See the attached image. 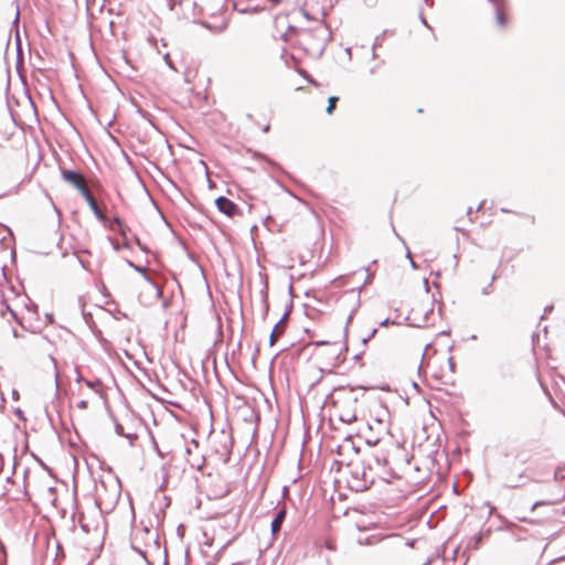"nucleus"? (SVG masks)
Instances as JSON below:
<instances>
[{
    "label": "nucleus",
    "instance_id": "obj_1",
    "mask_svg": "<svg viewBox=\"0 0 565 565\" xmlns=\"http://www.w3.org/2000/svg\"><path fill=\"white\" fill-rule=\"evenodd\" d=\"M290 33L299 34L301 43L308 45V47L305 49L306 52L316 60L323 55L327 44L332 40L331 31L322 22H318L311 29L301 31L296 26L289 25L288 31L284 34L282 39L287 41V36Z\"/></svg>",
    "mask_w": 565,
    "mask_h": 565
},
{
    "label": "nucleus",
    "instance_id": "obj_2",
    "mask_svg": "<svg viewBox=\"0 0 565 565\" xmlns=\"http://www.w3.org/2000/svg\"><path fill=\"white\" fill-rule=\"evenodd\" d=\"M371 466L364 463L355 465L351 470V478L348 481L350 490L363 492L370 489L374 483V477L371 475Z\"/></svg>",
    "mask_w": 565,
    "mask_h": 565
},
{
    "label": "nucleus",
    "instance_id": "obj_3",
    "mask_svg": "<svg viewBox=\"0 0 565 565\" xmlns=\"http://www.w3.org/2000/svg\"><path fill=\"white\" fill-rule=\"evenodd\" d=\"M60 172L63 181L75 188L79 192V194L82 193V191L86 190V186L84 184L85 177L81 171L60 167Z\"/></svg>",
    "mask_w": 565,
    "mask_h": 565
},
{
    "label": "nucleus",
    "instance_id": "obj_4",
    "mask_svg": "<svg viewBox=\"0 0 565 565\" xmlns=\"http://www.w3.org/2000/svg\"><path fill=\"white\" fill-rule=\"evenodd\" d=\"M492 7L495 17V23L498 28L504 29L509 23L508 17V0H487Z\"/></svg>",
    "mask_w": 565,
    "mask_h": 565
},
{
    "label": "nucleus",
    "instance_id": "obj_5",
    "mask_svg": "<svg viewBox=\"0 0 565 565\" xmlns=\"http://www.w3.org/2000/svg\"><path fill=\"white\" fill-rule=\"evenodd\" d=\"M215 205L221 213L225 214L228 217L242 215V210L239 209V206L224 195H221L215 199Z\"/></svg>",
    "mask_w": 565,
    "mask_h": 565
},
{
    "label": "nucleus",
    "instance_id": "obj_6",
    "mask_svg": "<svg viewBox=\"0 0 565 565\" xmlns=\"http://www.w3.org/2000/svg\"><path fill=\"white\" fill-rule=\"evenodd\" d=\"M286 516H287L286 508H281L276 511L274 519L271 520V523H270L271 535L274 539H276L278 536V534L282 527V524L286 520Z\"/></svg>",
    "mask_w": 565,
    "mask_h": 565
},
{
    "label": "nucleus",
    "instance_id": "obj_7",
    "mask_svg": "<svg viewBox=\"0 0 565 565\" xmlns=\"http://www.w3.org/2000/svg\"><path fill=\"white\" fill-rule=\"evenodd\" d=\"M81 196L85 200V202L89 206L90 211L94 213L95 217L98 221L104 222L105 221V215L99 210L98 205L96 204L95 200L93 199V196L90 195V193L88 192L87 189L82 191Z\"/></svg>",
    "mask_w": 565,
    "mask_h": 565
},
{
    "label": "nucleus",
    "instance_id": "obj_8",
    "mask_svg": "<svg viewBox=\"0 0 565 565\" xmlns=\"http://www.w3.org/2000/svg\"><path fill=\"white\" fill-rule=\"evenodd\" d=\"M491 532L492 530L489 527L486 531H480L479 533L475 534L472 537H470L467 547L473 551L479 550L483 544L484 539L489 537Z\"/></svg>",
    "mask_w": 565,
    "mask_h": 565
},
{
    "label": "nucleus",
    "instance_id": "obj_9",
    "mask_svg": "<svg viewBox=\"0 0 565 565\" xmlns=\"http://www.w3.org/2000/svg\"><path fill=\"white\" fill-rule=\"evenodd\" d=\"M563 500H565V492H562L559 490L558 491V495L556 498H554V499H551V500H540V501L534 502L532 508H531V511L533 512L539 507L557 504V503L562 502Z\"/></svg>",
    "mask_w": 565,
    "mask_h": 565
},
{
    "label": "nucleus",
    "instance_id": "obj_10",
    "mask_svg": "<svg viewBox=\"0 0 565 565\" xmlns=\"http://www.w3.org/2000/svg\"><path fill=\"white\" fill-rule=\"evenodd\" d=\"M126 262H127L129 267H131L136 271L140 273L147 281H149L150 284H152L157 288L158 296H160L162 294L161 289L158 288V286L154 282V280L147 275V273H146V270H145V268L142 266L136 265L134 262H131L129 259H127Z\"/></svg>",
    "mask_w": 565,
    "mask_h": 565
},
{
    "label": "nucleus",
    "instance_id": "obj_11",
    "mask_svg": "<svg viewBox=\"0 0 565 565\" xmlns=\"http://www.w3.org/2000/svg\"><path fill=\"white\" fill-rule=\"evenodd\" d=\"M287 316H288V310L285 312L282 318L275 324L274 329L271 330V333L269 335V345L270 347H273L275 344L276 337L284 333V328H281L280 324Z\"/></svg>",
    "mask_w": 565,
    "mask_h": 565
},
{
    "label": "nucleus",
    "instance_id": "obj_12",
    "mask_svg": "<svg viewBox=\"0 0 565 565\" xmlns=\"http://www.w3.org/2000/svg\"><path fill=\"white\" fill-rule=\"evenodd\" d=\"M115 433L118 436L126 437L127 439H129L130 445H132L134 440L137 438L136 434H126L124 431V426L117 420H115Z\"/></svg>",
    "mask_w": 565,
    "mask_h": 565
},
{
    "label": "nucleus",
    "instance_id": "obj_13",
    "mask_svg": "<svg viewBox=\"0 0 565 565\" xmlns=\"http://www.w3.org/2000/svg\"><path fill=\"white\" fill-rule=\"evenodd\" d=\"M433 311H434V306H431V308H429L428 310L425 311V313L419 322H409L408 326L416 327V328L426 327L428 324L429 316L433 313Z\"/></svg>",
    "mask_w": 565,
    "mask_h": 565
},
{
    "label": "nucleus",
    "instance_id": "obj_14",
    "mask_svg": "<svg viewBox=\"0 0 565 565\" xmlns=\"http://www.w3.org/2000/svg\"><path fill=\"white\" fill-rule=\"evenodd\" d=\"M363 269L367 273V275H366V277H365V280H364V282H363V286H361V287L358 289V292H361V291H362V289H363L365 286H367V285L372 284V281H373V279H374V274L370 271L369 267H364ZM356 300H358V303H359V302H360V294H358Z\"/></svg>",
    "mask_w": 565,
    "mask_h": 565
},
{
    "label": "nucleus",
    "instance_id": "obj_15",
    "mask_svg": "<svg viewBox=\"0 0 565 565\" xmlns=\"http://www.w3.org/2000/svg\"><path fill=\"white\" fill-rule=\"evenodd\" d=\"M1 306L4 308V310L10 312L11 317L15 320L17 323L23 327L22 320L19 318L17 312L13 309H11L6 299L1 300Z\"/></svg>",
    "mask_w": 565,
    "mask_h": 565
},
{
    "label": "nucleus",
    "instance_id": "obj_16",
    "mask_svg": "<svg viewBox=\"0 0 565 565\" xmlns=\"http://www.w3.org/2000/svg\"><path fill=\"white\" fill-rule=\"evenodd\" d=\"M338 102H339L338 96H330L328 98V106L326 108L327 114L331 115L334 111V109L337 108Z\"/></svg>",
    "mask_w": 565,
    "mask_h": 565
},
{
    "label": "nucleus",
    "instance_id": "obj_17",
    "mask_svg": "<svg viewBox=\"0 0 565 565\" xmlns=\"http://www.w3.org/2000/svg\"><path fill=\"white\" fill-rule=\"evenodd\" d=\"M386 33H387V31L385 30L381 34L375 36V40H374V43H373V46H372V49H373V57L374 58L376 57L375 47L382 45V43H383V41L385 39Z\"/></svg>",
    "mask_w": 565,
    "mask_h": 565
},
{
    "label": "nucleus",
    "instance_id": "obj_18",
    "mask_svg": "<svg viewBox=\"0 0 565 565\" xmlns=\"http://www.w3.org/2000/svg\"><path fill=\"white\" fill-rule=\"evenodd\" d=\"M81 253H84V254H90V252H89L88 249H83V250H81V252H76V253H75V254H76V257H77V260H78V263L81 264V266H82L85 270L90 271L89 263H87V262H85L84 259H82V257H81V255H79Z\"/></svg>",
    "mask_w": 565,
    "mask_h": 565
},
{
    "label": "nucleus",
    "instance_id": "obj_19",
    "mask_svg": "<svg viewBox=\"0 0 565 565\" xmlns=\"http://www.w3.org/2000/svg\"><path fill=\"white\" fill-rule=\"evenodd\" d=\"M355 419H356V416L354 414H349L348 413V414H341L340 415V420L342 423H348L349 424V423H352Z\"/></svg>",
    "mask_w": 565,
    "mask_h": 565
},
{
    "label": "nucleus",
    "instance_id": "obj_20",
    "mask_svg": "<svg viewBox=\"0 0 565 565\" xmlns=\"http://www.w3.org/2000/svg\"><path fill=\"white\" fill-rule=\"evenodd\" d=\"M84 383L90 390H97V387L102 385V382L98 379L96 381L86 380Z\"/></svg>",
    "mask_w": 565,
    "mask_h": 565
},
{
    "label": "nucleus",
    "instance_id": "obj_21",
    "mask_svg": "<svg viewBox=\"0 0 565 565\" xmlns=\"http://www.w3.org/2000/svg\"><path fill=\"white\" fill-rule=\"evenodd\" d=\"M28 300H29V303L25 305V308L28 309V311L38 313L39 306L35 302H33L30 298H28Z\"/></svg>",
    "mask_w": 565,
    "mask_h": 565
},
{
    "label": "nucleus",
    "instance_id": "obj_22",
    "mask_svg": "<svg viewBox=\"0 0 565 565\" xmlns=\"http://www.w3.org/2000/svg\"><path fill=\"white\" fill-rule=\"evenodd\" d=\"M356 310H358V309H356V308H354V309L350 312V315L348 316V318H347V322H345V327H344V334H345V335H347V333H348V326H349V324L351 323V321L353 320V317H354V315H355Z\"/></svg>",
    "mask_w": 565,
    "mask_h": 565
},
{
    "label": "nucleus",
    "instance_id": "obj_23",
    "mask_svg": "<svg viewBox=\"0 0 565 565\" xmlns=\"http://www.w3.org/2000/svg\"><path fill=\"white\" fill-rule=\"evenodd\" d=\"M268 164H270L271 167L276 168V169H279L281 170V167L275 162L274 160H271L270 158H268L266 154H262L260 156Z\"/></svg>",
    "mask_w": 565,
    "mask_h": 565
},
{
    "label": "nucleus",
    "instance_id": "obj_24",
    "mask_svg": "<svg viewBox=\"0 0 565 565\" xmlns=\"http://www.w3.org/2000/svg\"><path fill=\"white\" fill-rule=\"evenodd\" d=\"M376 333H377V328H374L367 337L362 339V343L366 344L371 339H373L376 335Z\"/></svg>",
    "mask_w": 565,
    "mask_h": 565
},
{
    "label": "nucleus",
    "instance_id": "obj_25",
    "mask_svg": "<svg viewBox=\"0 0 565 565\" xmlns=\"http://www.w3.org/2000/svg\"><path fill=\"white\" fill-rule=\"evenodd\" d=\"M419 20H420L422 24H423L425 28H427V29L431 30L430 24L428 23L427 19L425 18V15H424V13H423V10H420V11H419Z\"/></svg>",
    "mask_w": 565,
    "mask_h": 565
},
{
    "label": "nucleus",
    "instance_id": "obj_26",
    "mask_svg": "<svg viewBox=\"0 0 565 565\" xmlns=\"http://www.w3.org/2000/svg\"><path fill=\"white\" fill-rule=\"evenodd\" d=\"M13 413L20 420H26L24 412L21 408H15Z\"/></svg>",
    "mask_w": 565,
    "mask_h": 565
},
{
    "label": "nucleus",
    "instance_id": "obj_27",
    "mask_svg": "<svg viewBox=\"0 0 565 565\" xmlns=\"http://www.w3.org/2000/svg\"><path fill=\"white\" fill-rule=\"evenodd\" d=\"M492 285L493 284L489 282L488 286H486V287H483L481 289V294L484 295V296H488V295L492 294V291H493Z\"/></svg>",
    "mask_w": 565,
    "mask_h": 565
},
{
    "label": "nucleus",
    "instance_id": "obj_28",
    "mask_svg": "<svg viewBox=\"0 0 565 565\" xmlns=\"http://www.w3.org/2000/svg\"><path fill=\"white\" fill-rule=\"evenodd\" d=\"M391 324H395V321L391 320L390 318H385L383 321L380 322L381 327H388Z\"/></svg>",
    "mask_w": 565,
    "mask_h": 565
},
{
    "label": "nucleus",
    "instance_id": "obj_29",
    "mask_svg": "<svg viewBox=\"0 0 565 565\" xmlns=\"http://www.w3.org/2000/svg\"><path fill=\"white\" fill-rule=\"evenodd\" d=\"M137 111H138V114L141 115V117H143L145 119L150 121V116L151 115L148 111L143 110L142 108H138Z\"/></svg>",
    "mask_w": 565,
    "mask_h": 565
},
{
    "label": "nucleus",
    "instance_id": "obj_30",
    "mask_svg": "<svg viewBox=\"0 0 565 565\" xmlns=\"http://www.w3.org/2000/svg\"><path fill=\"white\" fill-rule=\"evenodd\" d=\"M554 309V306L553 305H547L545 308H544V315L541 317V319H544V317L548 313H551Z\"/></svg>",
    "mask_w": 565,
    "mask_h": 565
},
{
    "label": "nucleus",
    "instance_id": "obj_31",
    "mask_svg": "<svg viewBox=\"0 0 565 565\" xmlns=\"http://www.w3.org/2000/svg\"><path fill=\"white\" fill-rule=\"evenodd\" d=\"M88 406V402L85 401V399H82L77 403V407L81 408V409H86Z\"/></svg>",
    "mask_w": 565,
    "mask_h": 565
},
{
    "label": "nucleus",
    "instance_id": "obj_32",
    "mask_svg": "<svg viewBox=\"0 0 565 565\" xmlns=\"http://www.w3.org/2000/svg\"><path fill=\"white\" fill-rule=\"evenodd\" d=\"M448 365H449V370H450L451 372H455L456 364H455V361H454V358H452V356H450V358L448 359Z\"/></svg>",
    "mask_w": 565,
    "mask_h": 565
},
{
    "label": "nucleus",
    "instance_id": "obj_33",
    "mask_svg": "<svg viewBox=\"0 0 565 565\" xmlns=\"http://www.w3.org/2000/svg\"><path fill=\"white\" fill-rule=\"evenodd\" d=\"M273 221H274L273 216H271V215H267V216L264 218L263 224H264L265 226H268V225H269V223H270V222H273Z\"/></svg>",
    "mask_w": 565,
    "mask_h": 565
},
{
    "label": "nucleus",
    "instance_id": "obj_34",
    "mask_svg": "<svg viewBox=\"0 0 565 565\" xmlns=\"http://www.w3.org/2000/svg\"><path fill=\"white\" fill-rule=\"evenodd\" d=\"M423 285H424L425 291L428 294L430 290V287H429V282H428L427 278L423 279Z\"/></svg>",
    "mask_w": 565,
    "mask_h": 565
},
{
    "label": "nucleus",
    "instance_id": "obj_35",
    "mask_svg": "<svg viewBox=\"0 0 565 565\" xmlns=\"http://www.w3.org/2000/svg\"><path fill=\"white\" fill-rule=\"evenodd\" d=\"M7 106H8V110L10 113V115H11V118H12L13 122L17 125L14 113H13L12 108L10 107L9 102H7Z\"/></svg>",
    "mask_w": 565,
    "mask_h": 565
},
{
    "label": "nucleus",
    "instance_id": "obj_36",
    "mask_svg": "<svg viewBox=\"0 0 565 565\" xmlns=\"http://www.w3.org/2000/svg\"><path fill=\"white\" fill-rule=\"evenodd\" d=\"M406 256L411 259V266H412L413 268H417L416 263L411 258V252H409V249H408V248H407V254H406Z\"/></svg>",
    "mask_w": 565,
    "mask_h": 565
},
{
    "label": "nucleus",
    "instance_id": "obj_37",
    "mask_svg": "<svg viewBox=\"0 0 565 565\" xmlns=\"http://www.w3.org/2000/svg\"><path fill=\"white\" fill-rule=\"evenodd\" d=\"M45 318H46L47 322H50V323H52V322L54 321V316H53V313H46V315H45Z\"/></svg>",
    "mask_w": 565,
    "mask_h": 565
},
{
    "label": "nucleus",
    "instance_id": "obj_38",
    "mask_svg": "<svg viewBox=\"0 0 565 565\" xmlns=\"http://www.w3.org/2000/svg\"><path fill=\"white\" fill-rule=\"evenodd\" d=\"M76 373H77V376H76V382L77 383H81V382H84V377L82 376V374L78 372V370H76Z\"/></svg>",
    "mask_w": 565,
    "mask_h": 565
},
{
    "label": "nucleus",
    "instance_id": "obj_39",
    "mask_svg": "<svg viewBox=\"0 0 565 565\" xmlns=\"http://www.w3.org/2000/svg\"><path fill=\"white\" fill-rule=\"evenodd\" d=\"M327 344H330V342L323 341V340L315 342V345H317V347L327 345Z\"/></svg>",
    "mask_w": 565,
    "mask_h": 565
},
{
    "label": "nucleus",
    "instance_id": "obj_40",
    "mask_svg": "<svg viewBox=\"0 0 565 565\" xmlns=\"http://www.w3.org/2000/svg\"><path fill=\"white\" fill-rule=\"evenodd\" d=\"M38 462L40 463V466L45 469V470H50V468L40 459V458H36Z\"/></svg>",
    "mask_w": 565,
    "mask_h": 565
},
{
    "label": "nucleus",
    "instance_id": "obj_41",
    "mask_svg": "<svg viewBox=\"0 0 565 565\" xmlns=\"http://www.w3.org/2000/svg\"><path fill=\"white\" fill-rule=\"evenodd\" d=\"M3 466H4V458L3 456L0 454V473L2 472L3 470Z\"/></svg>",
    "mask_w": 565,
    "mask_h": 565
},
{
    "label": "nucleus",
    "instance_id": "obj_42",
    "mask_svg": "<svg viewBox=\"0 0 565 565\" xmlns=\"http://www.w3.org/2000/svg\"><path fill=\"white\" fill-rule=\"evenodd\" d=\"M19 392L17 390H12V398L18 399L19 398Z\"/></svg>",
    "mask_w": 565,
    "mask_h": 565
},
{
    "label": "nucleus",
    "instance_id": "obj_43",
    "mask_svg": "<svg viewBox=\"0 0 565 565\" xmlns=\"http://www.w3.org/2000/svg\"><path fill=\"white\" fill-rule=\"evenodd\" d=\"M563 478H564V476L558 475V472H557V471L554 473V479H555V481H558V480H561V479H563Z\"/></svg>",
    "mask_w": 565,
    "mask_h": 565
},
{
    "label": "nucleus",
    "instance_id": "obj_44",
    "mask_svg": "<svg viewBox=\"0 0 565 565\" xmlns=\"http://www.w3.org/2000/svg\"><path fill=\"white\" fill-rule=\"evenodd\" d=\"M499 278V275L497 273H494L491 277V280L490 282L493 284L497 279Z\"/></svg>",
    "mask_w": 565,
    "mask_h": 565
},
{
    "label": "nucleus",
    "instance_id": "obj_45",
    "mask_svg": "<svg viewBox=\"0 0 565 565\" xmlns=\"http://www.w3.org/2000/svg\"><path fill=\"white\" fill-rule=\"evenodd\" d=\"M424 2L428 6V7H433L435 1L434 0H424Z\"/></svg>",
    "mask_w": 565,
    "mask_h": 565
},
{
    "label": "nucleus",
    "instance_id": "obj_46",
    "mask_svg": "<svg viewBox=\"0 0 565 565\" xmlns=\"http://www.w3.org/2000/svg\"><path fill=\"white\" fill-rule=\"evenodd\" d=\"M486 201H481L477 207V211H480L483 209Z\"/></svg>",
    "mask_w": 565,
    "mask_h": 565
},
{
    "label": "nucleus",
    "instance_id": "obj_47",
    "mask_svg": "<svg viewBox=\"0 0 565 565\" xmlns=\"http://www.w3.org/2000/svg\"><path fill=\"white\" fill-rule=\"evenodd\" d=\"M467 216L471 220V214H472V207H468L467 209V212H466Z\"/></svg>",
    "mask_w": 565,
    "mask_h": 565
},
{
    "label": "nucleus",
    "instance_id": "obj_48",
    "mask_svg": "<svg viewBox=\"0 0 565 565\" xmlns=\"http://www.w3.org/2000/svg\"><path fill=\"white\" fill-rule=\"evenodd\" d=\"M12 335L14 338H19L20 337V333L15 330V329H12Z\"/></svg>",
    "mask_w": 565,
    "mask_h": 565
},
{
    "label": "nucleus",
    "instance_id": "obj_49",
    "mask_svg": "<svg viewBox=\"0 0 565 565\" xmlns=\"http://www.w3.org/2000/svg\"><path fill=\"white\" fill-rule=\"evenodd\" d=\"M394 233H395L396 237H397L399 241H402V242H403V244L406 246L405 241L399 236V234H397V232H396L395 230H394Z\"/></svg>",
    "mask_w": 565,
    "mask_h": 565
},
{
    "label": "nucleus",
    "instance_id": "obj_50",
    "mask_svg": "<svg viewBox=\"0 0 565 565\" xmlns=\"http://www.w3.org/2000/svg\"><path fill=\"white\" fill-rule=\"evenodd\" d=\"M7 482H8V483H13V482H14V480H13V476H9V477L7 478Z\"/></svg>",
    "mask_w": 565,
    "mask_h": 565
},
{
    "label": "nucleus",
    "instance_id": "obj_51",
    "mask_svg": "<svg viewBox=\"0 0 565 565\" xmlns=\"http://www.w3.org/2000/svg\"><path fill=\"white\" fill-rule=\"evenodd\" d=\"M270 129V125H266L264 128H263V131L264 132H268Z\"/></svg>",
    "mask_w": 565,
    "mask_h": 565
},
{
    "label": "nucleus",
    "instance_id": "obj_52",
    "mask_svg": "<svg viewBox=\"0 0 565 565\" xmlns=\"http://www.w3.org/2000/svg\"><path fill=\"white\" fill-rule=\"evenodd\" d=\"M273 6H278L280 3V0H269Z\"/></svg>",
    "mask_w": 565,
    "mask_h": 565
},
{
    "label": "nucleus",
    "instance_id": "obj_53",
    "mask_svg": "<svg viewBox=\"0 0 565 565\" xmlns=\"http://www.w3.org/2000/svg\"><path fill=\"white\" fill-rule=\"evenodd\" d=\"M51 361L53 362V364H54V367L56 369V367H57V362H56V359H55V358H53V356H51Z\"/></svg>",
    "mask_w": 565,
    "mask_h": 565
},
{
    "label": "nucleus",
    "instance_id": "obj_54",
    "mask_svg": "<svg viewBox=\"0 0 565 565\" xmlns=\"http://www.w3.org/2000/svg\"><path fill=\"white\" fill-rule=\"evenodd\" d=\"M377 441H379V440H374V441H372V440H367L366 443H367V445L374 446V445H376V444H377Z\"/></svg>",
    "mask_w": 565,
    "mask_h": 565
},
{
    "label": "nucleus",
    "instance_id": "obj_55",
    "mask_svg": "<svg viewBox=\"0 0 565 565\" xmlns=\"http://www.w3.org/2000/svg\"><path fill=\"white\" fill-rule=\"evenodd\" d=\"M55 384H56V388H58V374L57 373L55 375Z\"/></svg>",
    "mask_w": 565,
    "mask_h": 565
},
{
    "label": "nucleus",
    "instance_id": "obj_56",
    "mask_svg": "<svg viewBox=\"0 0 565 565\" xmlns=\"http://www.w3.org/2000/svg\"><path fill=\"white\" fill-rule=\"evenodd\" d=\"M500 211H501V212H503V213H510V212H511L510 210H508V209H505V207H501V210H500Z\"/></svg>",
    "mask_w": 565,
    "mask_h": 565
},
{
    "label": "nucleus",
    "instance_id": "obj_57",
    "mask_svg": "<svg viewBox=\"0 0 565 565\" xmlns=\"http://www.w3.org/2000/svg\"><path fill=\"white\" fill-rule=\"evenodd\" d=\"M286 192H287L289 195H291L292 198L298 199V198H297V196H296L291 191L286 190Z\"/></svg>",
    "mask_w": 565,
    "mask_h": 565
},
{
    "label": "nucleus",
    "instance_id": "obj_58",
    "mask_svg": "<svg viewBox=\"0 0 565 565\" xmlns=\"http://www.w3.org/2000/svg\"><path fill=\"white\" fill-rule=\"evenodd\" d=\"M413 386H414V388H416L417 391H419V386H418V384H417L416 382H414V383H413Z\"/></svg>",
    "mask_w": 565,
    "mask_h": 565
},
{
    "label": "nucleus",
    "instance_id": "obj_59",
    "mask_svg": "<svg viewBox=\"0 0 565 565\" xmlns=\"http://www.w3.org/2000/svg\"><path fill=\"white\" fill-rule=\"evenodd\" d=\"M15 467H17V460L14 459L12 473H14Z\"/></svg>",
    "mask_w": 565,
    "mask_h": 565
},
{
    "label": "nucleus",
    "instance_id": "obj_60",
    "mask_svg": "<svg viewBox=\"0 0 565 565\" xmlns=\"http://www.w3.org/2000/svg\"><path fill=\"white\" fill-rule=\"evenodd\" d=\"M28 473H29V469H25L24 473H23L24 479L26 478Z\"/></svg>",
    "mask_w": 565,
    "mask_h": 565
},
{
    "label": "nucleus",
    "instance_id": "obj_61",
    "mask_svg": "<svg viewBox=\"0 0 565 565\" xmlns=\"http://www.w3.org/2000/svg\"><path fill=\"white\" fill-rule=\"evenodd\" d=\"M531 222L534 223L535 222V216L534 215H531Z\"/></svg>",
    "mask_w": 565,
    "mask_h": 565
},
{
    "label": "nucleus",
    "instance_id": "obj_62",
    "mask_svg": "<svg viewBox=\"0 0 565 565\" xmlns=\"http://www.w3.org/2000/svg\"><path fill=\"white\" fill-rule=\"evenodd\" d=\"M360 356H361V354H355V355H354V360H359V359H360Z\"/></svg>",
    "mask_w": 565,
    "mask_h": 565
},
{
    "label": "nucleus",
    "instance_id": "obj_63",
    "mask_svg": "<svg viewBox=\"0 0 565 565\" xmlns=\"http://www.w3.org/2000/svg\"><path fill=\"white\" fill-rule=\"evenodd\" d=\"M355 290H356L355 288H352V289H351V290H349L348 292L353 294V292H355Z\"/></svg>",
    "mask_w": 565,
    "mask_h": 565
},
{
    "label": "nucleus",
    "instance_id": "obj_64",
    "mask_svg": "<svg viewBox=\"0 0 565 565\" xmlns=\"http://www.w3.org/2000/svg\"><path fill=\"white\" fill-rule=\"evenodd\" d=\"M433 285H434L435 287H439V284H438V282H436V281H434V282H433Z\"/></svg>",
    "mask_w": 565,
    "mask_h": 565
}]
</instances>
